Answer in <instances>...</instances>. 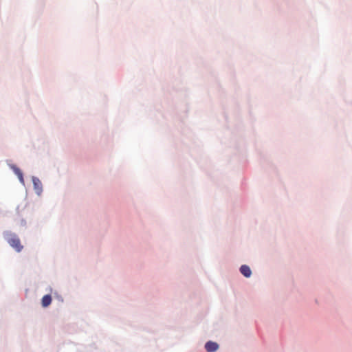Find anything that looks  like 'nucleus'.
I'll return each instance as SVG.
<instances>
[{
    "mask_svg": "<svg viewBox=\"0 0 352 352\" xmlns=\"http://www.w3.org/2000/svg\"><path fill=\"white\" fill-rule=\"evenodd\" d=\"M3 236L10 245L15 249L16 252H19L23 250V246L21 244L20 239L16 234L6 231L3 233Z\"/></svg>",
    "mask_w": 352,
    "mask_h": 352,
    "instance_id": "nucleus-1",
    "label": "nucleus"
},
{
    "mask_svg": "<svg viewBox=\"0 0 352 352\" xmlns=\"http://www.w3.org/2000/svg\"><path fill=\"white\" fill-rule=\"evenodd\" d=\"M219 348V345L217 343L209 341L206 342L205 345V349L208 352H214L216 351Z\"/></svg>",
    "mask_w": 352,
    "mask_h": 352,
    "instance_id": "nucleus-2",
    "label": "nucleus"
},
{
    "mask_svg": "<svg viewBox=\"0 0 352 352\" xmlns=\"http://www.w3.org/2000/svg\"><path fill=\"white\" fill-rule=\"evenodd\" d=\"M32 182L34 184V187L35 190L38 194H40L42 190V183L40 179L37 177H34L32 178Z\"/></svg>",
    "mask_w": 352,
    "mask_h": 352,
    "instance_id": "nucleus-3",
    "label": "nucleus"
},
{
    "mask_svg": "<svg viewBox=\"0 0 352 352\" xmlns=\"http://www.w3.org/2000/svg\"><path fill=\"white\" fill-rule=\"evenodd\" d=\"M241 273L245 277L248 278L252 274V271L249 266L246 265H243L240 267Z\"/></svg>",
    "mask_w": 352,
    "mask_h": 352,
    "instance_id": "nucleus-4",
    "label": "nucleus"
},
{
    "mask_svg": "<svg viewBox=\"0 0 352 352\" xmlns=\"http://www.w3.org/2000/svg\"><path fill=\"white\" fill-rule=\"evenodd\" d=\"M51 302L52 297L50 295L47 294L42 298L41 304L43 307H48L51 304Z\"/></svg>",
    "mask_w": 352,
    "mask_h": 352,
    "instance_id": "nucleus-5",
    "label": "nucleus"
},
{
    "mask_svg": "<svg viewBox=\"0 0 352 352\" xmlns=\"http://www.w3.org/2000/svg\"><path fill=\"white\" fill-rule=\"evenodd\" d=\"M11 168L14 170V173L18 176L20 182L23 183L24 180H23V173L21 172V170L18 167H16V166H14V165L12 166Z\"/></svg>",
    "mask_w": 352,
    "mask_h": 352,
    "instance_id": "nucleus-6",
    "label": "nucleus"
}]
</instances>
